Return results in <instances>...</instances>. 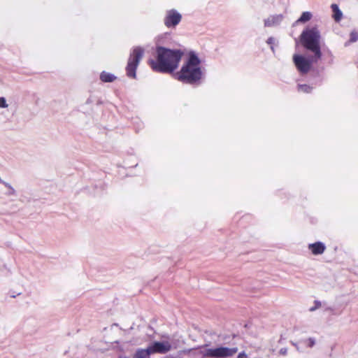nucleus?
<instances>
[{
    "mask_svg": "<svg viewBox=\"0 0 358 358\" xmlns=\"http://www.w3.org/2000/svg\"><path fill=\"white\" fill-rule=\"evenodd\" d=\"M183 55L181 50L158 45L155 48V58L149 59L148 64L155 72L171 73L178 67Z\"/></svg>",
    "mask_w": 358,
    "mask_h": 358,
    "instance_id": "nucleus-1",
    "label": "nucleus"
},
{
    "mask_svg": "<svg viewBox=\"0 0 358 358\" xmlns=\"http://www.w3.org/2000/svg\"><path fill=\"white\" fill-rule=\"evenodd\" d=\"M201 60L194 52H190L187 62L176 73L179 81L189 85H198L204 77V72L200 67Z\"/></svg>",
    "mask_w": 358,
    "mask_h": 358,
    "instance_id": "nucleus-2",
    "label": "nucleus"
},
{
    "mask_svg": "<svg viewBox=\"0 0 358 358\" xmlns=\"http://www.w3.org/2000/svg\"><path fill=\"white\" fill-rule=\"evenodd\" d=\"M320 38V32L316 27L303 30L300 36V41L303 46L314 53L313 61L315 62H317L322 57Z\"/></svg>",
    "mask_w": 358,
    "mask_h": 358,
    "instance_id": "nucleus-3",
    "label": "nucleus"
},
{
    "mask_svg": "<svg viewBox=\"0 0 358 358\" xmlns=\"http://www.w3.org/2000/svg\"><path fill=\"white\" fill-rule=\"evenodd\" d=\"M208 345H204L199 348V355L201 358H228L234 356L238 352L237 347L228 348L220 346L217 348H206Z\"/></svg>",
    "mask_w": 358,
    "mask_h": 358,
    "instance_id": "nucleus-4",
    "label": "nucleus"
},
{
    "mask_svg": "<svg viewBox=\"0 0 358 358\" xmlns=\"http://www.w3.org/2000/svg\"><path fill=\"white\" fill-rule=\"evenodd\" d=\"M144 55V49L140 46L134 47L130 54L126 66L127 76L131 78H136V69Z\"/></svg>",
    "mask_w": 358,
    "mask_h": 358,
    "instance_id": "nucleus-5",
    "label": "nucleus"
},
{
    "mask_svg": "<svg viewBox=\"0 0 358 358\" xmlns=\"http://www.w3.org/2000/svg\"><path fill=\"white\" fill-rule=\"evenodd\" d=\"M182 15L175 9H171L166 11L164 19V24L166 27H175L181 21Z\"/></svg>",
    "mask_w": 358,
    "mask_h": 358,
    "instance_id": "nucleus-6",
    "label": "nucleus"
},
{
    "mask_svg": "<svg viewBox=\"0 0 358 358\" xmlns=\"http://www.w3.org/2000/svg\"><path fill=\"white\" fill-rule=\"evenodd\" d=\"M293 61L299 71L302 74L307 73L310 71L312 62H313V59H307L299 55H294Z\"/></svg>",
    "mask_w": 358,
    "mask_h": 358,
    "instance_id": "nucleus-7",
    "label": "nucleus"
},
{
    "mask_svg": "<svg viewBox=\"0 0 358 358\" xmlns=\"http://www.w3.org/2000/svg\"><path fill=\"white\" fill-rule=\"evenodd\" d=\"M148 348L151 354H166L171 351L172 345L169 341H155Z\"/></svg>",
    "mask_w": 358,
    "mask_h": 358,
    "instance_id": "nucleus-8",
    "label": "nucleus"
},
{
    "mask_svg": "<svg viewBox=\"0 0 358 358\" xmlns=\"http://www.w3.org/2000/svg\"><path fill=\"white\" fill-rule=\"evenodd\" d=\"M282 19L283 15L282 14L271 15L264 20V26L270 27L278 25Z\"/></svg>",
    "mask_w": 358,
    "mask_h": 358,
    "instance_id": "nucleus-9",
    "label": "nucleus"
},
{
    "mask_svg": "<svg viewBox=\"0 0 358 358\" xmlns=\"http://www.w3.org/2000/svg\"><path fill=\"white\" fill-rule=\"evenodd\" d=\"M308 248L315 255H322L326 249L325 245L322 242H316L308 245Z\"/></svg>",
    "mask_w": 358,
    "mask_h": 358,
    "instance_id": "nucleus-10",
    "label": "nucleus"
},
{
    "mask_svg": "<svg viewBox=\"0 0 358 358\" xmlns=\"http://www.w3.org/2000/svg\"><path fill=\"white\" fill-rule=\"evenodd\" d=\"M150 352L147 348L146 349L138 348L134 354L132 358H150Z\"/></svg>",
    "mask_w": 358,
    "mask_h": 358,
    "instance_id": "nucleus-11",
    "label": "nucleus"
},
{
    "mask_svg": "<svg viewBox=\"0 0 358 358\" xmlns=\"http://www.w3.org/2000/svg\"><path fill=\"white\" fill-rule=\"evenodd\" d=\"M116 78L115 75L106 71H102L100 74V80L103 83H112Z\"/></svg>",
    "mask_w": 358,
    "mask_h": 358,
    "instance_id": "nucleus-12",
    "label": "nucleus"
},
{
    "mask_svg": "<svg viewBox=\"0 0 358 358\" xmlns=\"http://www.w3.org/2000/svg\"><path fill=\"white\" fill-rule=\"evenodd\" d=\"M312 13L308 11L303 12L300 17L294 22V24H296L299 23H305L309 21L312 18Z\"/></svg>",
    "mask_w": 358,
    "mask_h": 358,
    "instance_id": "nucleus-13",
    "label": "nucleus"
},
{
    "mask_svg": "<svg viewBox=\"0 0 358 358\" xmlns=\"http://www.w3.org/2000/svg\"><path fill=\"white\" fill-rule=\"evenodd\" d=\"M331 8L334 12V18L336 22H339L342 18V12L336 4H332Z\"/></svg>",
    "mask_w": 358,
    "mask_h": 358,
    "instance_id": "nucleus-14",
    "label": "nucleus"
},
{
    "mask_svg": "<svg viewBox=\"0 0 358 358\" xmlns=\"http://www.w3.org/2000/svg\"><path fill=\"white\" fill-rule=\"evenodd\" d=\"M299 343H304L308 348H313L315 344V339L314 338L310 337L308 339L301 340Z\"/></svg>",
    "mask_w": 358,
    "mask_h": 358,
    "instance_id": "nucleus-15",
    "label": "nucleus"
},
{
    "mask_svg": "<svg viewBox=\"0 0 358 358\" xmlns=\"http://www.w3.org/2000/svg\"><path fill=\"white\" fill-rule=\"evenodd\" d=\"M313 87L308 85H299L298 90L304 93H310L312 91Z\"/></svg>",
    "mask_w": 358,
    "mask_h": 358,
    "instance_id": "nucleus-16",
    "label": "nucleus"
},
{
    "mask_svg": "<svg viewBox=\"0 0 358 358\" xmlns=\"http://www.w3.org/2000/svg\"><path fill=\"white\" fill-rule=\"evenodd\" d=\"M358 40V34L353 31L350 34V40L348 41V43H355ZM348 43H345V45H347Z\"/></svg>",
    "mask_w": 358,
    "mask_h": 358,
    "instance_id": "nucleus-17",
    "label": "nucleus"
},
{
    "mask_svg": "<svg viewBox=\"0 0 358 358\" xmlns=\"http://www.w3.org/2000/svg\"><path fill=\"white\" fill-rule=\"evenodd\" d=\"M2 183L8 188V189H11V192H8V195H15V190L14 188L8 182L2 181Z\"/></svg>",
    "mask_w": 358,
    "mask_h": 358,
    "instance_id": "nucleus-18",
    "label": "nucleus"
},
{
    "mask_svg": "<svg viewBox=\"0 0 358 358\" xmlns=\"http://www.w3.org/2000/svg\"><path fill=\"white\" fill-rule=\"evenodd\" d=\"M2 183L8 188V189H11V192H8V195H15V190L14 188L8 182L2 181Z\"/></svg>",
    "mask_w": 358,
    "mask_h": 358,
    "instance_id": "nucleus-19",
    "label": "nucleus"
},
{
    "mask_svg": "<svg viewBox=\"0 0 358 358\" xmlns=\"http://www.w3.org/2000/svg\"><path fill=\"white\" fill-rule=\"evenodd\" d=\"M314 303H315V306H313V307H311V308H310V309H309V310H310V312H313V311L316 310L317 309H318L319 308H320V307H321V306H322L321 302H320V301H318V300H315V301H314Z\"/></svg>",
    "mask_w": 358,
    "mask_h": 358,
    "instance_id": "nucleus-20",
    "label": "nucleus"
},
{
    "mask_svg": "<svg viewBox=\"0 0 358 358\" xmlns=\"http://www.w3.org/2000/svg\"><path fill=\"white\" fill-rule=\"evenodd\" d=\"M275 41V39L272 36L269 37L266 41V43L268 44L271 45V50H272L273 52H275V49L273 45L274 44Z\"/></svg>",
    "mask_w": 358,
    "mask_h": 358,
    "instance_id": "nucleus-21",
    "label": "nucleus"
},
{
    "mask_svg": "<svg viewBox=\"0 0 358 358\" xmlns=\"http://www.w3.org/2000/svg\"><path fill=\"white\" fill-rule=\"evenodd\" d=\"M8 107L6 100L4 97H0V108H6Z\"/></svg>",
    "mask_w": 358,
    "mask_h": 358,
    "instance_id": "nucleus-22",
    "label": "nucleus"
},
{
    "mask_svg": "<svg viewBox=\"0 0 358 358\" xmlns=\"http://www.w3.org/2000/svg\"><path fill=\"white\" fill-rule=\"evenodd\" d=\"M279 354L285 356L287 354V348H282L279 350Z\"/></svg>",
    "mask_w": 358,
    "mask_h": 358,
    "instance_id": "nucleus-23",
    "label": "nucleus"
},
{
    "mask_svg": "<svg viewBox=\"0 0 358 358\" xmlns=\"http://www.w3.org/2000/svg\"><path fill=\"white\" fill-rule=\"evenodd\" d=\"M248 355L245 354V352H240L236 358H247Z\"/></svg>",
    "mask_w": 358,
    "mask_h": 358,
    "instance_id": "nucleus-24",
    "label": "nucleus"
},
{
    "mask_svg": "<svg viewBox=\"0 0 358 358\" xmlns=\"http://www.w3.org/2000/svg\"><path fill=\"white\" fill-rule=\"evenodd\" d=\"M291 343H292V345H294L296 348L297 351L301 352V350H300V348H299V346L298 345V343H294V342L292 341Z\"/></svg>",
    "mask_w": 358,
    "mask_h": 358,
    "instance_id": "nucleus-25",
    "label": "nucleus"
},
{
    "mask_svg": "<svg viewBox=\"0 0 358 358\" xmlns=\"http://www.w3.org/2000/svg\"><path fill=\"white\" fill-rule=\"evenodd\" d=\"M165 358H178V357H174V356H172V355H169V356L166 357Z\"/></svg>",
    "mask_w": 358,
    "mask_h": 358,
    "instance_id": "nucleus-26",
    "label": "nucleus"
},
{
    "mask_svg": "<svg viewBox=\"0 0 358 358\" xmlns=\"http://www.w3.org/2000/svg\"><path fill=\"white\" fill-rule=\"evenodd\" d=\"M327 310H332V308H326Z\"/></svg>",
    "mask_w": 358,
    "mask_h": 358,
    "instance_id": "nucleus-27",
    "label": "nucleus"
},
{
    "mask_svg": "<svg viewBox=\"0 0 358 358\" xmlns=\"http://www.w3.org/2000/svg\"><path fill=\"white\" fill-rule=\"evenodd\" d=\"M2 181H3V180H1L0 179V182H1V183H2Z\"/></svg>",
    "mask_w": 358,
    "mask_h": 358,
    "instance_id": "nucleus-28",
    "label": "nucleus"
}]
</instances>
